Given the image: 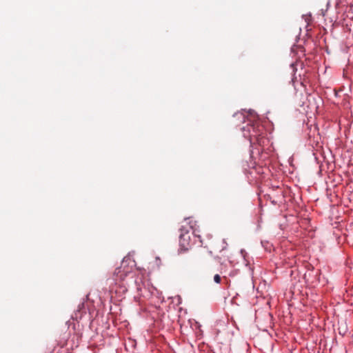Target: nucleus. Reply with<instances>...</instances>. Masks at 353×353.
Wrapping results in <instances>:
<instances>
[{
	"label": "nucleus",
	"mask_w": 353,
	"mask_h": 353,
	"mask_svg": "<svg viewBox=\"0 0 353 353\" xmlns=\"http://www.w3.org/2000/svg\"><path fill=\"white\" fill-rule=\"evenodd\" d=\"M115 280L123 281L127 276V272H123L121 268H117L114 272Z\"/></svg>",
	"instance_id": "obj_1"
},
{
	"label": "nucleus",
	"mask_w": 353,
	"mask_h": 353,
	"mask_svg": "<svg viewBox=\"0 0 353 353\" xmlns=\"http://www.w3.org/2000/svg\"><path fill=\"white\" fill-rule=\"evenodd\" d=\"M214 281L215 283H220L221 281V276H219V274H215L214 276Z\"/></svg>",
	"instance_id": "obj_2"
},
{
	"label": "nucleus",
	"mask_w": 353,
	"mask_h": 353,
	"mask_svg": "<svg viewBox=\"0 0 353 353\" xmlns=\"http://www.w3.org/2000/svg\"><path fill=\"white\" fill-rule=\"evenodd\" d=\"M185 235L184 234H181L180 235V242L181 243L184 245V243H183V241H185Z\"/></svg>",
	"instance_id": "obj_3"
}]
</instances>
